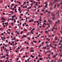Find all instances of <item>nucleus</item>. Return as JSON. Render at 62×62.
Returning <instances> with one entry per match:
<instances>
[{"label":"nucleus","instance_id":"42","mask_svg":"<svg viewBox=\"0 0 62 62\" xmlns=\"http://www.w3.org/2000/svg\"><path fill=\"white\" fill-rule=\"evenodd\" d=\"M42 45L43 44H44V42L43 41V43L41 44Z\"/></svg>","mask_w":62,"mask_h":62},{"label":"nucleus","instance_id":"51","mask_svg":"<svg viewBox=\"0 0 62 62\" xmlns=\"http://www.w3.org/2000/svg\"><path fill=\"white\" fill-rule=\"evenodd\" d=\"M40 60H41V58H40L39 59Z\"/></svg>","mask_w":62,"mask_h":62},{"label":"nucleus","instance_id":"58","mask_svg":"<svg viewBox=\"0 0 62 62\" xmlns=\"http://www.w3.org/2000/svg\"><path fill=\"white\" fill-rule=\"evenodd\" d=\"M50 31H51V30L48 31V32H50Z\"/></svg>","mask_w":62,"mask_h":62},{"label":"nucleus","instance_id":"25","mask_svg":"<svg viewBox=\"0 0 62 62\" xmlns=\"http://www.w3.org/2000/svg\"><path fill=\"white\" fill-rule=\"evenodd\" d=\"M23 14H21L20 15L21 16H23Z\"/></svg>","mask_w":62,"mask_h":62},{"label":"nucleus","instance_id":"11","mask_svg":"<svg viewBox=\"0 0 62 62\" xmlns=\"http://www.w3.org/2000/svg\"><path fill=\"white\" fill-rule=\"evenodd\" d=\"M24 31H26V32L27 31V30L26 29H25L24 30Z\"/></svg>","mask_w":62,"mask_h":62},{"label":"nucleus","instance_id":"20","mask_svg":"<svg viewBox=\"0 0 62 62\" xmlns=\"http://www.w3.org/2000/svg\"><path fill=\"white\" fill-rule=\"evenodd\" d=\"M43 14H42V13H41L40 14V15H43Z\"/></svg>","mask_w":62,"mask_h":62},{"label":"nucleus","instance_id":"19","mask_svg":"<svg viewBox=\"0 0 62 62\" xmlns=\"http://www.w3.org/2000/svg\"><path fill=\"white\" fill-rule=\"evenodd\" d=\"M50 9L51 10H53V9H52V8L51 7L50 8Z\"/></svg>","mask_w":62,"mask_h":62},{"label":"nucleus","instance_id":"14","mask_svg":"<svg viewBox=\"0 0 62 62\" xmlns=\"http://www.w3.org/2000/svg\"><path fill=\"white\" fill-rule=\"evenodd\" d=\"M58 22L59 23H60V22H60V20H58Z\"/></svg>","mask_w":62,"mask_h":62},{"label":"nucleus","instance_id":"36","mask_svg":"<svg viewBox=\"0 0 62 62\" xmlns=\"http://www.w3.org/2000/svg\"><path fill=\"white\" fill-rule=\"evenodd\" d=\"M62 40H60V42H62Z\"/></svg>","mask_w":62,"mask_h":62},{"label":"nucleus","instance_id":"24","mask_svg":"<svg viewBox=\"0 0 62 62\" xmlns=\"http://www.w3.org/2000/svg\"><path fill=\"white\" fill-rule=\"evenodd\" d=\"M29 22H30V23H31V22H32V21L31 20H30L29 21Z\"/></svg>","mask_w":62,"mask_h":62},{"label":"nucleus","instance_id":"46","mask_svg":"<svg viewBox=\"0 0 62 62\" xmlns=\"http://www.w3.org/2000/svg\"><path fill=\"white\" fill-rule=\"evenodd\" d=\"M39 60H38L37 61V62H39Z\"/></svg>","mask_w":62,"mask_h":62},{"label":"nucleus","instance_id":"4","mask_svg":"<svg viewBox=\"0 0 62 62\" xmlns=\"http://www.w3.org/2000/svg\"><path fill=\"white\" fill-rule=\"evenodd\" d=\"M31 57H32L33 58H34V56H33L32 55H31Z\"/></svg>","mask_w":62,"mask_h":62},{"label":"nucleus","instance_id":"15","mask_svg":"<svg viewBox=\"0 0 62 62\" xmlns=\"http://www.w3.org/2000/svg\"><path fill=\"white\" fill-rule=\"evenodd\" d=\"M17 43H15V45H17Z\"/></svg>","mask_w":62,"mask_h":62},{"label":"nucleus","instance_id":"57","mask_svg":"<svg viewBox=\"0 0 62 62\" xmlns=\"http://www.w3.org/2000/svg\"><path fill=\"white\" fill-rule=\"evenodd\" d=\"M29 43H28V42H27V44H29Z\"/></svg>","mask_w":62,"mask_h":62},{"label":"nucleus","instance_id":"32","mask_svg":"<svg viewBox=\"0 0 62 62\" xmlns=\"http://www.w3.org/2000/svg\"><path fill=\"white\" fill-rule=\"evenodd\" d=\"M8 34L9 35V34H10V32H8Z\"/></svg>","mask_w":62,"mask_h":62},{"label":"nucleus","instance_id":"54","mask_svg":"<svg viewBox=\"0 0 62 62\" xmlns=\"http://www.w3.org/2000/svg\"><path fill=\"white\" fill-rule=\"evenodd\" d=\"M48 13H51V12L49 11L48 12Z\"/></svg>","mask_w":62,"mask_h":62},{"label":"nucleus","instance_id":"31","mask_svg":"<svg viewBox=\"0 0 62 62\" xmlns=\"http://www.w3.org/2000/svg\"><path fill=\"white\" fill-rule=\"evenodd\" d=\"M38 24L37 25V26H39V23H38Z\"/></svg>","mask_w":62,"mask_h":62},{"label":"nucleus","instance_id":"18","mask_svg":"<svg viewBox=\"0 0 62 62\" xmlns=\"http://www.w3.org/2000/svg\"><path fill=\"white\" fill-rule=\"evenodd\" d=\"M7 59H9V57H7L6 58Z\"/></svg>","mask_w":62,"mask_h":62},{"label":"nucleus","instance_id":"53","mask_svg":"<svg viewBox=\"0 0 62 62\" xmlns=\"http://www.w3.org/2000/svg\"><path fill=\"white\" fill-rule=\"evenodd\" d=\"M31 49L32 50H33V47H31Z\"/></svg>","mask_w":62,"mask_h":62},{"label":"nucleus","instance_id":"55","mask_svg":"<svg viewBox=\"0 0 62 62\" xmlns=\"http://www.w3.org/2000/svg\"><path fill=\"white\" fill-rule=\"evenodd\" d=\"M2 28H1L0 29V31H1V30H2Z\"/></svg>","mask_w":62,"mask_h":62},{"label":"nucleus","instance_id":"44","mask_svg":"<svg viewBox=\"0 0 62 62\" xmlns=\"http://www.w3.org/2000/svg\"><path fill=\"white\" fill-rule=\"evenodd\" d=\"M24 3L25 4H26V2L25 1L24 2Z\"/></svg>","mask_w":62,"mask_h":62},{"label":"nucleus","instance_id":"48","mask_svg":"<svg viewBox=\"0 0 62 62\" xmlns=\"http://www.w3.org/2000/svg\"><path fill=\"white\" fill-rule=\"evenodd\" d=\"M50 46H52V43H51L49 45Z\"/></svg>","mask_w":62,"mask_h":62},{"label":"nucleus","instance_id":"29","mask_svg":"<svg viewBox=\"0 0 62 62\" xmlns=\"http://www.w3.org/2000/svg\"><path fill=\"white\" fill-rule=\"evenodd\" d=\"M4 34V33H1V36L3 35V34Z\"/></svg>","mask_w":62,"mask_h":62},{"label":"nucleus","instance_id":"61","mask_svg":"<svg viewBox=\"0 0 62 62\" xmlns=\"http://www.w3.org/2000/svg\"><path fill=\"white\" fill-rule=\"evenodd\" d=\"M18 3H19V4H21V3L20 2H18Z\"/></svg>","mask_w":62,"mask_h":62},{"label":"nucleus","instance_id":"64","mask_svg":"<svg viewBox=\"0 0 62 62\" xmlns=\"http://www.w3.org/2000/svg\"><path fill=\"white\" fill-rule=\"evenodd\" d=\"M11 35H13V33H11Z\"/></svg>","mask_w":62,"mask_h":62},{"label":"nucleus","instance_id":"39","mask_svg":"<svg viewBox=\"0 0 62 62\" xmlns=\"http://www.w3.org/2000/svg\"><path fill=\"white\" fill-rule=\"evenodd\" d=\"M60 59H59V60L58 61V62H59V61H60Z\"/></svg>","mask_w":62,"mask_h":62},{"label":"nucleus","instance_id":"17","mask_svg":"<svg viewBox=\"0 0 62 62\" xmlns=\"http://www.w3.org/2000/svg\"><path fill=\"white\" fill-rule=\"evenodd\" d=\"M21 10V9H18V10L19 11H20V10Z\"/></svg>","mask_w":62,"mask_h":62},{"label":"nucleus","instance_id":"41","mask_svg":"<svg viewBox=\"0 0 62 62\" xmlns=\"http://www.w3.org/2000/svg\"><path fill=\"white\" fill-rule=\"evenodd\" d=\"M41 42V41H40V40H39V41H38V42Z\"/></svg>","mask_w":62,"mask_h":62},{"label":"nucleus","instance_id":"34","mask_svg":"<svg viewBox=\"0 0 62 62\" xmlns=\"http://www.w3.org/2000/svg\"><path fill=\"white\" fill-rule=\"evenodd\" d=\"M14 40H15L16 39L15 38V37H14Z\"/></svg>","mask_w":62,"mask_h":62},{"label":"nucleus","instance_id":"63","mask_svg":"<svg viewBox=\"0 0 62 62\" xmlns=\"http://www.w3.org/2000/svg\"><path fill=\"white\" fill-rule=\"evenodd\" d=\"M60 56L61 57H62V54L61 55H60Z\"/></svg>","mask_w":62,"mask_h":62},{"label":"nucleus","instance_id":"21","mask_svg":"<svg viewBox=\"0 0 62 62\" xmlns=\"http://www.w3.org/2000/svg\"><path fill=\"white\" fill-rule=\"evenodd\" d=\"M6 55L7 56H8V54H6Z\"/></svg>","mask_w":62,"mask_h":62},{"label":"nucleus","instance_id":"3","mask_svg":"<svg viewBox=\"0 0 62 62\" xmlns=\"http://www.w3.org/2000/svg\"><path fill=\"white\" fill-rule=\"evenodd\" d=\"M47 5H48V4H46L45 6V8H47Z\"/></svg>","mask_w":62,"mask_h":62},{"label":"nucleus","instance_id":"1","mask_svg":"<svg viewBox=\"0 0 62 62\" xmlns=\"http://www.w3.org/2000/svg\"><path fill=\"white\" fill-rule=\"evenodd\" d=\"M1 20H6V19L4 18L3 17H2L1 18Z\"/></svg>","mask_w":62,"mask_h":62},{"label":"nucleus","instance_id":"26","mask_svg":"<svg viewBox=\"0 0 62 62\" xmlns=\"http://www.w3.org/2000/svg\"><path fill=\"white\" fill-rule=\"evenodd\" d=\"M29 48V47L28 46L27 47V49H28Z\"/></svg>","mask_w":62,"mask_h":62},{"label":"nucleus","instance_id":"2","mask_svg":"<svg viewBox=\"0 0 62 62\" xmlns=\"http://www.w3.org/2000/svg\"><path fill=\"white\" fill-rule=\"evenodd\" d=\"M51 15L52 16H55V15L53 13L52 14L51 13Z\"/></svg>","mask_w":62,"mask_h":62},{"label":"nucleus","instance_id":"49","mask_svg":"<svg viewBox=\"0 0 62 62\" xmlns=\"http://www.w3.org/2000/svg\"><path fill=\"white\" fill-rule=\"evenodd\" d=\"M36 59H38V57H36Z\"/></svg>","mask_w":62,"mask_h":62},{"label":"nucleus","instance_id":"7","mask_svg":"<svg viewBox=\"0 0 62 62\" xmlns=\"http://www.w3.org/2000/svg\"><path fill=\"white\" fill-rule=\"evenodd\" d=\"M43 47L44 48V49H46V48H47V47H46V46L45 47H44L43 46Z\"/></svg>","mask_w":62,"mask_h":62},{"label":"nucleus","instance_id":"28","mask_svg":"<svg viewBox=\"0 0 62 62\" xmlns=\"http://www.w3.org/2000/svg\"><path fill=\"white\" fill-rule=\"evenodd\" d=\"M46 24L47 25H49V23H47Z\"/></svg>","mask_w":62,"mask_h":62},{"label":"nucleus","instance_id":"45","mask_svg":"<svg viewBox=\"0 0 62 62\" xmlns=\"http://www.w3.org/2000/svg\"><path fill=\"white\" fill-rule=\"evenodd\" d=\"M29 3V1H27L26 2V3L27 4V3Z\"/></svg>","mask_w":62,"mask_h":62},{"label":"nucleus","instance_id":"12","mask_svg":"<svg viewBox=\"0 0 62 62\" xmlns=\"http://www.w3.org/2000/svg\"><path fill=\"white\" fill-rule=\"evenodd\" d=\"M60 6V4H57V7H59V6Z\"/></svg>","mask_w":62,"mask_h":62},{"label":"nucleus","instance_id":"35","mask_svg":"<svg viewBox=\"0 0 62 62\" xmlns=\"http://www.w3.org/2000/svg\"><path fill=\"white\" fill-rule=\"evenodd\" d=\"M7 6H6V7H5V8H6V9H7Z\"/></svg>","mask_w":62,"mask_h":62},{"label":"nucleus","instance_id":"27","mask_svg":"<svg viewBox=\"0 0 62 62\" xmlns=\"http://www.w3.org/2000/svg\"><path fill=\"white\" fill-rule=\"evenodd\" d=\"M3 58H4L5 57H6V56H5V55L3 57Z\"/></svg>","mask_w":62,"mask_h":62},{"label":"nucleus","instance_id":"6","mask_svg":"<svg viewBox=\"0 0 62 62\" xmlns=\"http://www.w3.org/2000/svg\"><path fill=\"white\" fill-rule=\"evenodd\" d=\"M58 48L59 49H60V48H62V47L61 46H58Z\"/></svg>","mask_w":62,"mask_h":62},{"label":"nucleus","instance_id":"62","mask_svg":"<svg viewBox=\"0 0 62 62\" xmlns=\"http://www.w3.org/2000/svg\"><path fill=\"white\" fill-rule=\"evenodd\" d=\"M39 57H40V54H39L38 55Z\"/></svg>","mask_w":62,"mask_h":62},{"label":"nucleus","instance_id":"22","mask_svg":"<svg viewBox=\"0 0 62 62\" xmlns=\"http://www.w3.org/2000/svg\"><path fill=\"white\" fill-rule=\"evenodd\" d=\"M27 39H29V40H30V38L29 37V38H27Z\"/></svg>","mask_w":62,"mask_h":62},{"label":"nucleus","instance_id":"47","mask_svg":"<svg viewBox=\"0 0 62 62\" xmlns=\"http://www.w3.org/2000/svg\"><path fill=\"white\" fill-rule=\"evenodd\" d=\"M5 47H7V45H5Z\"/></svg>","mask_w":62,"mask_h":62},{"label":"nucleus","instance_id":"60","mask_svg":"<svg viewBox=\"0 0 62 62\" xmlns=\"http://www.w3.org/2000/svg\"><path fill=\"white\" fill-rule=\"evenodd\" d=\"M23 36H24L23 37V38H24V37H25V35H23Z\"/></svg>","mask_w":62,"mask_h":62},{"label":"nucleus","instance_id":"13","mask_svg":"<svg viewBox=\"0 0 62 62\" xmlns=\"http://www.w3.org/2000/svg\"><path fill=\"white\" fill-rule=\"evenodd\" d=\"M54 18H55V17H54L53 18H52V20H54Z\"/></svg>","mask_w":62,"mask_h":62},{"label":"nucleus","instance_id":"56","mask_svg":"<svg viewBox=\"0 0 62 62\" xmlns=\"http://www.w3.org/2000/svg\"><path fill=\"white\" fill-rule=\"evenodd\" d=\"M23 8H25V6H23Z\"/></svg>","mask_w":62,"mask_h":62},{"label":"nucleus","instance_id":"16","mask_svg":"<svg viewBox=\"0 0 62 62\" xmlns=\"http://www.w3.org/2000/svg\"><path fill=\"white\" fill-rule=\"evenodd\" d=\"M44 22H47V21H46V20H44Z\"/></svg>","mask_w":62,"mask_h":62},{"label":"nucleus","instance_id":"30","mask_svg":"<svg viewBox=\"0 0 62 62\" xmlns=\"http://www.w3.org/2000/svg\"><path fill=\"white\" fill-rule=\"evenodd\" d=\"M35 38H36V39H37V38H38V37H37V36H36L35 37Z\"/></svg>","mask_w":62,"mask_h":62},{"label":"nucleus","instance_id":"43","mask_svg":"<svg viewBox=\"0 0 62 62\" xmlns=\"http://www.w3.org/2000/svg\"><path fill=\"white\" fill-rule=\"evenodd\" d=\"M42 26L43 27H45V26L43 25Z\"/></svg>","mask_w":62,"mask_h":62},{"label":"nucleus","instance_id":"37","mask_svg":"<svg viewBox=\"0 0 62 62\" xmlns=\"http://www.w3.org/2000/svg\"><path fill=\"white\" fill-rule=\"evenodd\" d=\"M22 25L23 26H24V24H23V25Z\"/></svg>","mask_w":62,"mask_h":62},{"label":"nucleus","instance_id":"10","mask_svg":"<svg viewBox=\"0 0 62 62\" xmlns=\"http://www.w3.org/2000/svg\"><path fill=\"white\" fill-rule=\"evenodd\" d=\"M39 9H38L37 10V12H39Z\"/></svg>","mask_w":62,"mask_h":62},{"label":"nucleus","instance_id":"52","mask_svg":"<svg viewBox=\"0 0 62 62\" xmlns=\"http://www.w3.org/2000/svg\"><path fill=\"white\" fill-rule=\"evenodd\" d=\"M37 23H39V21H37L36 22Z\"/></svg>","mask_w":62,"mask_h":62},{"label":"nucleus","instance_id":"5","mask_svg":"<svg viewBox=\"0 0 62 62\" xmlns=\"http://www.w3.org/2000/svg\"><path fill=\"white\" fill-rule=\"evenodd\" d=\"M55 39L56 40H57V36L55 37Z\"/></svg>","mask_w":62,"mask_h":62},{"label":"nucleus","instance_id":"33","mask_svg":"<svg viewBox=\"0 0 62 62\" xmlns=\"http://www.w3.org/2000/svg\"><path fill=\"white\" fill-rule=\"evenodd\" d=\"M59 50H60V52H61L62 51V49H59Z\"/></svg>","mask_w":62,"mask_h":62},{"label":"nucleus","instance_id":"9","mask_svg":"<svg viewBox=\"0 0 62 62\" xmlns=\"http://www.w3.org/2000/svg\"><path fill=\"white\" fill-rule=\"evenodd\" d=\"M56 4H55L54 5V8H56Z\"/></svg>","mask_w":62,"mask_h":62},{"label":"nucleus","instance_id":"59","mask_svg":"<svg viewBox=\"0 0 62 62\" xmlns=\"http://www.w3.org/2000/svg\"><path fill=\"white\" fill-rule=\"evenodd\" d=\"M3 15H5V13H3Z\"/></svg>","mask_w":62,"mask_h":62},{"label":"nucleus","instance_id":"38","mask_svg":"<svg viewBox=\"0 0 62 62\" xmlns=\"http://www.w3.org/2000/svg\"><path fill=\"white\" fill-rule=\"evenodd\" d=\"M14 22H16V20L15 19H14Z\"/></svg>","mask_w":62,"mask_h":62},{"label":"nucleus","instance_id":"40","mask_svg":"<svg viewBox=\"0 0 62 62\" xmlns=\"http://www.w3.org/2000/svg\"><path fill=\"white\" fill-rule=\"evenodd\" d=\"M50 54H49L48 55V56L49 57L50 55Z\"/></svg>","mask_w":62,"mask_h":62},{"label":"nucleus","instance_id":"23","mask_svg":"<svg viewBox=\"0 0 62 62\" xmlns=\"http://www.w3.org/2000/svg\"><path fill=\"white\" fill-rule=\"evenodd\" d=\"M45 33H48V31H46Z\"/></svg>","mask_w":62,"mask_h":62},{"label":"nucleus","instance_id":"8","mask_svg":"<svg viewBox=\"0 0 62 62\" xmlns=\"http://www.w3.org/2000/svg\"><path fill=\"white\" fill-rule=\"evenodd\" d=\"M56 57V55H54V56L53 57V58H54V57Z\"/></svg>","mask_w":62,"mask_h":62},{"label":"nucleus","instance_id":"50","mask_svg":"<svg viewBox=\"0 0 62 62\" xmlns=\"http://www.w3.org/2000/svg\"><path fill=\"white\" fill-rule=\"evenodd\" d=\"M54 35H52V37H54Z\"/></svg>","mask_w":62,"mask_h":62}]
</instances>
